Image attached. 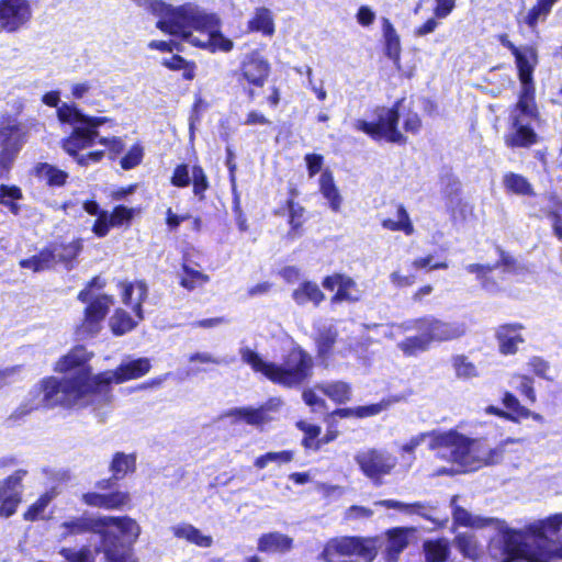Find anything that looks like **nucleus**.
<instances>
[{"mask_svg": "<svg viewBox=\"0 0 562 562\" xmlns=\"http://www.w3.org/2000/svg\"><path fill=\"white\" fill-rule=\"evenodd\" d=\"M402 400L398 395H390L383 397L378 403H372L368 405H361L356 407H338L333 412L328 413L324 420L327 423V429L323 437L317 440V445L315 446V451L321 450V448L334 440H336L339 436V431L337 430V422L335 417L339 418H358L363 419L372 416H376L383 411L389 409L392 405L398 403Z\"/></svg>", "mask_w": 562, "mask_h": 562, "instance_id": "9d476101", "label": "nucleus"}, {"mask_svg": "<svg viewBox=\"0 0 562 562\" xmlns=\"http://www.w3.org/2000/svg\"><path fill=\"white\" fill-rule=\"evenodd\" d=\"M151 13L158 16V30L171 36H179L182 41H189L193 30L209 27L214 21L209 12L190 2L173 7L164 1H156L151 3Z\"/></svg>", "mask_w": 562, "mask_h": 562, "instance_id": "423d86ee", "label": "nucleus"}, {"mask_svg": "<svg viewBox=\"0 0 562 562\" xmlns=\"http://www.w3.org/2000/svg\"><path fill=\"white\" fill-rule=\"evenodd\" d=\"M26 470L19 469L0 481V517L9 518L16 513L22 501V481Z\"/></svg>", "mask_w": 562, "mask_h": 562, "instance_id": "6ab92c4d", "label": "nucleus"}, {"mask_svg": "<svg viewBox=\"0 0 562 562\" xmlns=\"http://www.w3.org/2000/svg\"><path fill=\"white\" fill-rule=\"evenodd\" d=\"M451 366L458 379L469 380L479 375L476 366L465 355L452 356Z\"/></svg>", "mask_w": 562, "mask_h": 562, "instance_id": "6e6d98bb", "label": "nucleus"}, {"mask_svg": "<svg viewBox=\"0 0 562 562\" xmlns=\"http://www.w3.org/2000/svg\"><path fill=\"white\" fill-rule=\"evenodd\" d=\"M319 191L328 201L329 207L334 212H339L342 203L341 195L335 184L334 176L330 170L326 169L319 178Z\"/></svg>", "mask_w": 562, "mask_h": 562, "instance_id": "ea45409f", "label": "nucleus"}, {"mask_svg": "<svg viewBox=\"0 0 562 562\" xmlns=\"http://www.w3.org/2000/svg\"><path fill=\"white\" fill-rule=\"evenodd\" d=\"M285 210L288 211V224L290 226L288 235L295 237L300 235L304 224L305 209L296 201L286 200L283 206L273 210L272 213L276 216H283Z\"/></svg>", "mask_w": 562, "mask_h": 562, "instance_id": "2f4dec72", "label": "nucleus"}, {"mask_svg": "<svg viewBox=\"0 0 562 562\" xmlns=\"http://www.w3.org/2000/svg\"><path fill=\"white\" fill-rule=\"evenodd\" d=\"M454 546L460 553L470 560H477L481 555L480 544L473 535L467 532L458 533L453 539Z\"/></svg>", "mask_w": 562, "mask_h": 562, "instance_id": "3c124183", "label": "nucleus"}, {"mask_svg": "<svg viewBox=\"0 0 562 562\" xmlns=\"http://www.w3.org/2000/svg\"><path fill=\"white\" fill-rule=\"evenodd\" d=\"M404 98L397 99L391 106L375 105L370 113L372 121L357 119L352 123L355 131L363 133L374 142L385 140L392 144L405 145L407 137L400 131V109Z\"/></svg>", "mask_w": 562, "mask_h": 562, "instance_id": "0eeeda50", "label": "nucleus"}, {"mask_svg": "<svg viewBox=\"0 0 562 562\" xmlns=\"http://www.w3.org/2000/svg\"><path fill=\"white\" fill-rule=\"evenodd\" d=\"M292 299L297 305L312 303L314 306H318L325 300V294L315 282L303 281L292 292Z\"/></svg>", "mask_w": 562, "mask_h": 562, "instance_id": "e433bc0d", "label": "nucleus"}, {"mask_svg": "<svg viewBox=\"0 0 562 562\" xmlns=\"http://www.w3.org/2000/svg\"><path fill=\"white\" fill-rule=\"evenodd\" d=\"M31 19V8L27 0H0V27L13 33Z\"/></svg>", "mask_w": 562, "mask_h": 562, "instance_id": "aec40b11", "label": "nucleus"}, {"mask_svg": "<svg viewBox=\"0 0 562 562\" xmlns=\"http://www.w3.org/2000/svg\"><path fill=\"white\" fill-rule=\"evenodd\" d=\"M295 426L304 434L301 441L304 449H312L315 451V446L317 445V440L319 439L318 437L322 431L321 427L318 425L308 424L305 420L296 422Z\"/></svg>", "mask_w": 562, "mask_h": 562, "instance_id": "bf43d9fd", "label": "nucleus"}, {"mask_svg": "<svg viewBox=\"0 0 562 562\" xmlns=\"http://www.w3.org/2000/svg\"><path fill=\"white\" fill-rule=\"evenodd\" d=\"M214 18V21L210 24L209 27H202L199 32H206L209 34V38L206 42L202 43L196 40L190 41L194 46L206 48L211 53L224 52L228 53L234 48V42L226 37L221 32V19L216 13H210Z\"/></svg>", "mask_w": 562, "mask_h": 562, "instance_id": "393cba45", "label": "nucleus"}, {"mask_svg": "<svg viewBox=\"0 0 562 562\" xmlns=\"http://www.w3.org/2000/svg\"><path fill=\"white\" fill-rule=\"evenodd\" d=\"M241 359L254 372L288 390L304 387L314 375V359L300 345L292 346L279 363L266 361L257 351L249 348L241 350Z\"/></svg>", "mask_w": 562, "mask_h": 562, "instance_id": "7ed1b4c3", "label": "nucleus"}, {"mask_svg": "<svg viewBox=\"0 0 562 562\" xmlns=\"http://www.w3.org/2000/svg\"><path fill=\"white\" fill-rule=\"evenodd\" d=\"M60 555L68 562H93L94 558L88 546H82L78 550L72 548H61Z\"/></svg>", "mask_w": 562, "mask_h": 562, "instance_id": "e2e57ef3", "label": "nucleus"}, {"mask_svg": "<svg viewBox=\"0 0 562 562\" xmlns=\"http://www.w3.org/2000/svg\"><path fill=\"white\" fill-rule=\"evenodd\" d=\"M32 175L38 180H45L48 187H64L69 178L65 170L48 162H36L32 168Z\"/></svg>", "mask_w": 562, "mask_h": 562, "instance_id": "f704fd0d", "label": "nucleus"}, {"mask_svg": "<svg viewBox=\"0 0 562 562\" xmlns=\"http://www.w3.org/2000/svg\"><path fill=\"white\" fill-rule=\"evenodd\" d=\"M502 404L507 409L506 412L516 417L515 423L527 418H532L535 422L540 424L544 422V418L541 414L532 412L528 407L521 405L518 397L509 391H505L503 393Z\"/></svg>", "mask_w": 562, "mask_h": 562, "instance_id": "c9c22d12", "label": "nucleus"}, {"mask_svg": "<svg viewBox=\"0 0 562 562\" xmlns=\"http://www.w3.org/2000/svg\"><path fill=\"white\" fill-rule=\"evenodd\" d=\"M316 389L335 404H345L352 398V386L345 381L317 384Z\"/></svg>", "mask_w": 562, "mask_h": 562, "instance_id": "4c0bfd02", "label": "nucleus"}, {"mask_svg": "<svg viewBox=\"0 0 562 562\" xmlns=\"http://www.w3.org/2000/svg\"><path fill=\"white\" fill-rule=\"evenodd\" d=\"M487 553L493 562H517L525 557L526 541L521 530L504 527L490 539Z\"/></svg>", "mask_w": 562, "mask_h": 562, "instance_id": "f8f14e48", "label": "nucleus"}, {"mask_svg": "<svg viewBox=\"0 0 562 562\" xmlns=\"http://www.w3.org/2000/svg\"><path fill=\"white\" fill-rule=\"evenodd\" d=\"M293 549V539L279 531L262 533L258 538L257 550L267 554H284Z\"/></svg>", "mask_w": 562, "mask_h": 562, "instance_id": "cd10ccee", "label": "nucleus"}, {"mask_svg": "<svg viewBox=\"0 0 562 562\" xmlns=\"http://www.w3.org/2000/svg\"><path fill=\"white\" fill-rule=\"evenodd\" d=\"M528 367L532 371V373L543 380L553 381L551 376L548 375L550 370V364L542 357L533 356L528 361Z\"/></svg>", "mask_w": 562, "mask_h": 562, "instance_id": "338daca9", "label": "nucleus"}, {"mask_svg": "<svg viewBox=\"0 0 562 562\" xmlns=\"http://www.w3.org/2000/svg\"><path fill=\"white\" fill-rule=\"evenodd\" d=\"M192 178L190 177V166L186 162L178 164L170 177V184L176 188H187L192 183V193L200 201L206 199V191L211 188L210 179L200 164H195L191 168Z\"/></svg>", "mask_w": 562, "mask_h": 562, "instance_id": "a211bd4d", "label": "nucleus"}, {"mask_svg": "<svg viewBox=\"0 0 562 562\" xmlns=\"http://www.w3.org/2000/svg\"><path fill=\"white\" fill-rule=\"evenodd\" d=\"M397 220L384 218L381 221V226L391 232H403L406 236L414 234L415 228L411 221L406 207L402 203L396 204Z\"/></svg>", "mask_w": 562, "mask_h": 562, "instance_id": "37998d69", "label": "nucleus"}, {"mask_svg": "<svg viewBox=\"0 0 562 562\" xmlns=\"http://www.w3.org/2000/svg\"><path fill=\"white\" fill-rule=\"evenodd\" d=\"M247 32L260 33L263 36L271 37L276 33V25L271 11L266 7L257 8L251 19L247 22Z\"/></svg>", "mask_w": 562, "mask_h": 562, "instance_id": "72a5a7b5", "label": "nucleus"}, {"mask_svg": "<svg viewBox=\"0 0 562 562\" xmlns=\"http://www.w3.org/2000/svg\"><path fill=\"white\" fill-rule=\"evenodd\" d=\"M148 296V288L144 280H137L135 282H128L124 284L122 301L125 305L130 306L136 317L142 321L143 315V303Z\"/></svg>", "mask_w": 562, "mask_h": 562, "instance_id": "bb28decb", "label": "nucleus"}, {"mask_svg": "<svg viewBox=\"0 0 562 562\" xmlns=\"http://www.w3.org/2000/svg\"><path fill=\"white\" fill-rule=\"evenodd\" d=\"M473 445L469 456L468 471H475L485 467L501 463L505 452V446L509 440L502 441L497 447L488 448L485 440L472 438Z\"/></svg>", "mask_w": 562, "mask_h": 562, "instance_id": "412c9836", "label": "nucleus"}, {"mask_svg": "<svg viewBox=\"0 0 562 562\" xmlns=\"http://www.w3.org/2000/svg\"><path fill=\"white\" fill-rule=\"evenodd\" d=\"M56 113L61 124H68L74 127L85 124L86 114L75 103H61Z\"/></svg>", "mask_w": 562, "mask_h": 562, "instance_id": "603ef678", "label": "nucleus"}, {"mask_svg": "<svg viewBox=\"0 0 562 562\" xmlns=\"http://www.w3.org/2000/svg\"><path fill=\"white\" fill-rule=\"evenodd\" d=\"M232 416H234L238 420H243L251 426H262L269 418L267 415V411L263 407H239L235 408L232 412Z\"/></svg>", "mask_w": 562, "mask_h": 562, "instance_id": "864d4df0", "label": "nucleus"}, {"mask_svg": "<svg viewBox=\"0 0 562 562\" xmlns=\"http://www.w3.org/2000/svg\"><path fill=\"white\" fill-rule=\"evenodd\" d=\"M407 532L404 528L396 527L387 531V544L385 558L389 562H396L400 554L407 548Z\"/></svg>", "mask_w": 562, "mask_h": 562, "instance_id": "58836bf2", "label": "nucleus"}, {"mask_svg": "<svg viewBox=\"0 0 562 562\" xmlns=\"http://www.w3.org/2000/svg\"><path fill=\"white\" fill-rule=\"evenodd\" d=\"M181 271L179 284L188 291H193L210 281V277L207 274L191 268L187 263H182Z\"/></svg>", "mask_w": 562, "mask_h": 562, "instance_id": "8fccbe9b", "label": "nucleus"}, {"mask_svg": "<svg viewBox=\"0 0 562 562\" xmlns=\"http://www.w3.org/2000/svg\"><path fill=\"white\" fill-rule=\"evenodd\" d=\"M378 552V537L347 536L329 541L323 555L327 562H373Z\"/></svg>", "mask_w": 562, "mask_h": 562, "instance_id": "6e6552de", "label": "nucleus"}, {"mask_svg": "<svg viewBox=\"0 0 562 562\" xmlns=\"http://www.w3.org/2000/svg\"><path fill=\"white\" fill-rule=\"evenodd\" d=\"M355 461L364 476L375 485L382 484V477L389 475L396 465V459L390 453L371 448L358 452Z\"/></svg>", "mask_w": 562, "mask_h": 562, "instance_id": "dca6fc26", "label": "nucleus"}, {"mask_svg": "<svg viewBox=\"0 0 562 562\" xmlns=\"http://www.w3.org/2000/svg\"><path fill=\"white\" fill-rule=\"evenodd\" d=\"M137 469V456L135 452L125 453L116 451L109 463V477L95 482L94 491L81 494L80 502L87 507L103 510H124L133 506L130 492L116 488L117 483L126 476L134 474Z\"/></svg>", "mask_w": 562, "mask_h": 562, "instance_id": "20e7f679", "label": "nucleus"}, {"mask_svg": "<svg viewBox=\"0 0 562 562\" xmlns=\"http://www.w3.org/2000/svg\"><path fill=\"white\" fill-rule=\"evenodd\" d=\"M322 285L328 290L334 291L337 286V291L330 297L331 304H339L342 302L356 303L360 300V293L356 281L345 273H333L326 276Z\"/></svg>", "mask_w": 562, "mask_h": 562, "instance_id": "4be33fe9", "label": "nucleus"}, {"mask_svg": "<svg viewBox=\"0 0 562 562\" xmlns=\"http://www.w3.org/2000/svg\"><path fill=\"white\" fill-rule=\"evenodd\" d=\"M91 353L85 346H74L53 366L63 378L47 375L42 378L29 392L27 402L20 407L19 415L33 411L61 407L71 409L98 403V373H92Z\"/></svg>", "mask_w": 562, "mask_h": 562, "instance_id": "f257e3e1", "label": "nucleus"}, {"mask_svg": "<svg viewBox=\"0 0 562 562\" xmlns=\"http://www.w3.org/2000/svg\"><path fill=\"white\" fill-rule=\"evenodd\" d=\"M406 329L425 331L430 345L457 340L467 334V326L461 322H446L432 315L414 318Z\"/></svg>", "mask_w": 562, "mask_h": 562, "instance_id": "4468645a", "label": "nucleus"}, {"mask_svg": "<svg viewBox=\"0 0 562 562\" xmlns=\"http://www.w3.org/2000/svg\"><path fill=\"white\" fill-rule=\"evenodd\" d=\"M52 501L49 493L42 494L23 513V519L26 521H36L43 517V514Z\"/></svg>", "mask_w": 562, "mask_h": 562, "instance_id": "680f3d73", "label": "nucleus"}, {"mask_svg": "<svg viewBox=\"0 0 562 562\" xmlns=\"http://www.w3.org/2000/svg\"><path fill=\"white\" fill-rule=\"evenodd\" d=\"M144 158V148L140 144H134L128 151L121 158L120 165L124 170H131L142 164Z\"/></svg>", "mask_w": 562, "mask_h": 562, "instance_id": "0e129e2a", "label": "nucleus"}, {"mask_svg": "<svg viewBox=\"0 0 562 562\" xmlns=\"http://www.w3.org/2000/svg\"><path fill=\"white\" fill-rule=\"evenodd\" d=\"M337 338L338 331L331 326L317 330L314 342L316 355L319 359H327L333 355Z\"/></svg>", "mask_w": 562, "mask_h": 562, "instance_id": "a19ab883", "label": "nucleus"}, {"mask_svg": "<svg viewBox=\"0 0 562 562\" xmlns=\"http://www.w3.org/2000/svg\"><path fill=\"white\" fill-rule=\"evenodd\" d=\"M465 270L475 274L476 280L484 291L492 294L502 291L501 280L494 276L495 266L490 263H470L465 267Z\"/></svg>", "mask_w": 562, "mask_h": 562, "instance_id": "7c9ffc66", "label": "nucleus"}, {"mask_svg": "<svg viewBox=\"0 0 562 562\" xmlns=\"http://www.w3.org/2000/svg\"><path fill=\"white\" fill-rule=\"evenodd\" d=\"M428 448L430 450L446 449L449 451V459L462 468L469 465V456L473 445L472 438L459 432L457 429L446 431L431 430Z\"/></svg>", "mask_w": 562, "mask_h": 562, "instance_id": "2eb2a0df", "label": "nucleus"}, {"mask_svg": "<svg viewBox=\"0 0 562 562\" xmlns=\"http://www.w3.org/2000/svg\"><path fill=\"white\" fill-rule=\"evenodd\" d=\"M423 550L426 562H446L450 557V543L446 538L426 540Z\"/></svg>", "mask_w": 562, "mask_h": 562, "instance_id": "c03bdc74", "label": "nucleus"}, {"mask_svg": "<svg viewBox=\"0 0 562 562\" xmlns=\"http://www.w3.org/2000/svg\"><path fill=\"white\" fill-rule=\"evenodd\" d=\"M136 325L137 322L123 308H116L110 322L111 330L115 336H122L133 330Z\"/></svg>", "mask_w": 562, "mask_h": 562, "instance_id": "5fc2aeb1", "label": "nucleus"}, {"mask_svg": "<svg viewBox=\"0 0 562 562\" xmlns=\"http://www.w3.org/2000/svg\"><path fill=\"white\" fill-rule=\"evenodd\" d=\"M271 74V64L258 49L247 53L239 63L234 77L249 102L258 97Z\"/></svg>", "mask_w": 562, "mask_h": 562, "instance_id": "1a4fd4ad", "label": "nucleus"}, {"mask_svg": "<svg viewBox=\"0 0 562 562\" xmlns=\"http://www.w3.org/2000/svg\"><path fill=\"white\" fill-rule=\"evenodd\" d=\"M497 40L514 56L517 77L520 82L517 101L510 108V131L504 135V144L512 149L530 148L539 143L540 137L532 126L522 123V119L526 117L536 123L541 122L533 78V72L539 61L538 53L532 45H526L524 48L517 47L506 33L499 34Z\"/></svg>", "mask_w": 562, "mask_h": 562, "instance_id": "f03ea898", "label": "nucleus"}, {"mask_svg": "<svg viewBox=\"0 0 562 562\" xmlns=\"http://www.w3.org/2000/svg\"><path fill=\"white\" fill-rule=\"evenodd\" d=\"M503 184L508 193L517 195L535 196V190L529 180L520 175L513 171L506 172L503 177Z\"/></svg>", "mask_w": 562, "mask_h": 562, "instance_id": "a18cd8bd", "label": "nucleus"}, {"mask_svg": "<svg viewBox=\"0 0 562 562\" xmlns=\"http://www.w3.org/2000/svg\"><path fill=\"white\" fill-rule=\"evenodd\" d=\"M548 201L552 204V209H543L542 213L537 215V217L542 218L547 217L551 221V229L555 238L562 241V216L558 209H562V200L558 196L555 192H552L548 196Z\"/></svg>", "mask_w": 562, "mask_h": 562, "instance_id": "de8ad7c7", "label": "nucleus"}, {"mask_svg": "<svg viewBox=\"0 0 562 562\" xmlns=\"http://www.w3.org/2000/svg\"><path fill=\"white\" fill-rule=\"evenodd\" d=\"M56 265V248L54 247V243L46 244L37 254L19 261L21 269L31 270L34 273L53 270Z\"/></svg>", "mask_w": 562, "mask_h": 562, "instance_id": "a878e982", "label": "nucleus"}, {"mask_svg": "<svg viewBox=\"0 0 562 562\" xmlns=\"http://www.w3.org/2000/svg\"><path fill=\"white\" fill-rule=\"evenodd\" d=\"M53 243L56 248V262L68 271L72 270L77 266L78 257L83 249V240L77 237L69 243Z\"/></svg>", "mask_w": 562, "mask_h": 562, "instance_id": "c85d7f7f", "label": "nucleus"}, {"mask_svg": "<svg viewBox=\"0 0 562 562\" xmlns=\"http://www.w3.org/2000/svg\"><path fill=\"white\" fill-rule=\"evenodd\" d=\"M112 227L113 224H110V214L108 211H104L97 215V218L92 224L91 231L97 237L103 238L109 234Z\"/></svg>", "mask_w": 562, "mask_h": 562, "instance_id": "774afa93", "label": "nucleus"}, {"mask_svg": "<svg viewBox=\"0 0 562 562\" xmlns=\"http://www.w3.org/2000/svg\"><path fill=\"white\" fill-rule=\"evenodd\" d=\"M9 124L0 126V180L8 179L14 161L23 147L24 139L20 133L21 126L8 115Z\"/></svg>", "mask_w": 562, "mask_h": 562, "instance_id": "f3484780", "label": "nucleus"}, {"mask_svg": "<svg viewBox=\"0 0 562 562\" xmlns=\"http://www.w3.org/2000/svg\"><path fill=\"white\" fill-rule=\"evenodd\" d=\"M115 527L121 536L130 543L136 542L140 535V527L137 521L130 516H79L61 522V537L68 538L85 533H95L101 539L104 548L112 539H115V532L110 530Z\"/></svg>", "mask_w": 562, "mask_h": 562, "instance_id": "39448f33", "label": "nucleus"}, {"mask_svg": "<svg viewBox=\"0 0 562 562\" xmlns=\"http://www.w3.org/2000/svg\"><path fill=\"white\" fill-rule=\"evenodd\" d=\"M417 335L407 336L397 344L398 349L405 357H416L430 348V342L425 331H417Z\"/></svg>", "mask_w": 562, "mask_h": 562, "instance_id": "49530a36", "label": "nucleus"}, {"mask_svg": "<svg viewBox=\"0 0 562 562\" xmlns=\"http://www.w3.org/2000/svg\"><path fill=\"white\" fill-rule=\"evenodd\" d=\"M382 33H383V44H384V54L391 59L396 67V69H401V54L402 46L400 36L392 24V22L387 18L382 19Z\"/></svg>", "mask_w": 562, "mask_h": 562, "instance_id": "c756f323", "label": "nucleus"}, {"mask_svg": "<svg viewBox=\"0 0 562 562\" xmlns=\"http://www.w3.org/2000/svg\"><path fill=\"white\" fill-rule=\"evenodd\" d=\"M524 329V324L518 322L498 325L495 329L498 352L503 356L517 353L519 345L525 342V337L521 334Z\"/></svg>", "mask_w": 562, "mask_h": 562, "instance_id": "5701e85b", "label": "nucleus"}, {"mask_svg": "<svg viewBox=\"0 0 562 562\" xmlns=\"http://www.w3.org/2000/svg\"><path fill=\"white\" fill-rule=\"evenodd\" d=\"M113 299L109 294H99L88 299L82 312V318L75 328L78 339L94 338L103 328V322L110 312Z\"/></svg>", "mask_w": 562, "mask_h": 562, "instance_id": "ddd939ff", "label": "nucleus"}, {"mask_svg": "<svg viewBox=\"0 0 562 562\" xmlns=\"http://www.w3.org/2000/svg\"><path fill=\"white\" fill-rule=\"evenodd\" d=\"M558 0H537L524 18V23L533 30L539 21H544Z\"/></svg>", "mask_w": 562, "mask_h": 562, "instance_id": "09e8293b", "label": "nucleus"}, {"mask_svg": "<svg viewBox=\"0 0 562 562\" xmlns=\"http://www.w3.org/2000/svg\"><path fill=\"white\" fill-rule=\"evenodd\" d=\"M293 451L291 450H283L278 452H267L265 454H261L257 457L254 461V465L262 470L265 469L269 462H278V463H289L293 460Z\"/></svg>", "mask_w": 562, "mask_h": 562, "instance_id": "052dcab7", "label": "nucleus"}, {"mask_svg": "<svg viewBox=\"0 0 562 562\" xmlns=\"http://www.w3.org/2000/svg\"><path fill=\"white\" fill-rule=\"evenodd\" d=\"M513 379L517 382L516 391L531 405L537 403V393L533 379L524 373H515Z\"/></svg>", "mask_w": 562, "mask_h": 562, "instance_id": "4d7b16f0", "label": "nucleus"}, {"mask_svg": "<svg viewBox=\"0 0 562 562\" xmlns=\"http://www.w3.org/2000/svg\"><path fill=\"white\" fill-rule=\"evenodd\" d=\"M136 213V209L127 207L124 204H117L112 209L111 213H109L110 224H113V227H128Z\"/></svg>", "mask_w": 562, "mask_h": 562, "instance_id": "13d9d810", "label": "nucleus"}, {"mask_svg": "<svg viewBox=\"0 0 562 562\" xmlns=\"http://www.w3.org/2000/svg\"><path fill=\"white\" fill-rule=\"evenodd\" d=\"M121 533L115 535V539H112L104 548L103 552L109 562H138L133 557L131 546Z\"/></svg>", "mask_w": 562, "mask_h": 562, "instance_id": "473e14b6", "label": "nucleus"}, {"mask_svg": "<svg viewBox=\"0 0 562 562\" xmlns=\"http://www.w3.org/2000/svg\"><path fill=\"white\" fill-rule=\"evenodd\" d=\"M151 369L148 358H137L120 363L114 370L98 373V403L109 404L112 401V384H122L146 375Z\"/></svg>", "mask_w": 562, "mask_h": 562, "instance_id": "9b49d317", "label": "nucleus"}, {"mask_svg": "<svg viewBox=\"0 0 562 562\" xmlns=\"http://www.w3.org/2000/svg\"><path fill=\"white\" fill-rule=\"evenodd\" d=\"M99 134H94L91 128L81 124L72 127L69 135L60 140V147L71 158L77 157L82 149L93 146Z\"/></svg>", "mask_w": 562, "mask_h": 562, "instance_id": "b1692460", "label": "nucleus"}, {"mask_svg": "<svg viewBox=\"0 0 562 562\" xmlns=\"http://www.w3.org/2000/svg\"><path fill=\"white\" fill-rule=\"evenodd\" d=\"M160 65L170 71H182V79L192 81L196 76V64L194 60H188L179 54L162 58Z\"/></svg>", "mask_w": 562, "mask_h": 562, "instance_id": "79ce46f5", "label": "nucleus"}, {"mask_svg": "<svg viewBox=\"0 0 562 562\" xmlns=\"http://www.w3.org/2000/svg\"><path fill=\"white\" fill-rule=\"evenodd\" d=\"M207 108V101H205L201 94H195L189 113V125L191 130L201 122L202 114Z\"/></svg>", "mask_w": 562, "mask_h": 562, "instance_id": "69168bd1", "label": "nucleus"}]
</instances>
